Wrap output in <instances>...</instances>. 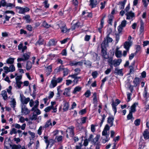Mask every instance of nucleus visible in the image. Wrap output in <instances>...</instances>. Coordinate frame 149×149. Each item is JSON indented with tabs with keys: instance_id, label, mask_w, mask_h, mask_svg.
Here are the masks:
<instances>
[{
	"instance_id": "obj_40",
	"label": "nucleus",
	"mask_w": 149,
	"mask_h": 149,
	"mask_svg": "<svg viewBox=\"0 0 149 149\" xmlns=\"http://www.w3.org/2000/svg\"><path fill=\"white\" fill-rule=\"evenodd\" d=\"M23 84V82L21 81H16V86L19 89L21 87V85Z\"/></svg>"
},
{
	"instance_id": "obj_46",
	"label": "nucleus",
	"mask_w": 149,
	"mask_h": 149,
	"mask_svg": "<svg viewBox=\"0 0 149 149\" xmlns=\"http://www.w3.org/2000/svg\"><path fill=\"white\" fill-rule=\"evenodd\" d=\"M77 62L73 60L70 62V65L71 66H77Z\"/></svg>"
},
{
	"instance_id": "obj_50",
	"label": "nucleus",
	"mask_w": 149,
	"mask_h": 149,
	"mask_svg": "<svg viewBox=\"0 0 149 149\" xmlns=\"http://www.w3.org/2000/svg\"><path fill=\"white\" fill-rule=\"evenodd\" d=\"M133 118L132 113L130 111L129 114L127 116V119L129 120L132 119Z\"/></svg>"
},
{
	"instance_id": "obj_47",
	"label": "nucleus",
	"mask_w": 149,
	"mask_h": 149,
	"mask_svg": "<svg viewBox=\"0 0 149 149\" xmlns=\"http://www.w3.org/2000/svg\"><path fill=\"white\" fill-rule=\"evenodd\" d=\"M126 21L124 20L122 22L121 24L119 26L123 28L126 26Z\"/></svg>"
},
{
	"instance_id": "obj_64",
	"label": "nucleus",
	"mask_w": 149,
	"mask_h": 149,
	"mask_svg": "<svg viewBox=\"0 0 149 149\" xmlns=\"http://www.w3.org/2000/svg\"><path fill=\"white\" fill-rule=\"evenodd\" d=\"M112 68H108L105 71L104 73L106 74H109L111 72Z\"/></svg>"
},
{
	"instance_id": "obj_52",
	"label": "nucleus",
	"mask_w": 149,
	"mask_h": 149,
	"mask_svg": "<svg viewBox=\"0 0 149 149\" xmlns=\"http://www.w3.org/2000/svg\"><path fill=\"white\" fill-rule=\"evenodd\" d=\"M3 69L4 70V72L6 74H7L8 72H10L9 68L7 66L4 67Z\"/></svg>"
},
{
	"instance_id": "obj_33",
	"label": "nucleus",
	"mask_w": 149,
	"mask_h": 149,
	"mask_svg": "<svg viewBox=\"0 0 149 149\" xmlns=\"http://www.w3.org/2000/svg\"><path fill=\"white\" fill-rule=\"evenodd\" d=\"M69 70L67 68H63L62 71L63 72V76H65L68 75L69 72Z\"/></svg>"
},
{
	"instance_id": "obj_60",
	"label": "nucleus",
	"mask_w": 149,
	"mask_h": 149,
	"mask_svg": "<svg viewBox=\"0 0 149 149\" xmlns=\"http://www.w3.org/2000/svg\"><path fill=\"white\" fill-rule=\"evenodd\" d=\"M106 137L105 139H104L103 140L102 142L103 143H105L107 142L110 139L109 138V135L107 136H106Z\"/></svg>"
},
{
	"instance_id": "obj_6",
	"label": "nucleus",
	"mask_w": 149,
	"mask_h": 149,
	"mask_svg": "<svg viewBox=\"0 0 149 149\" xmlns=\"http://www.w3.org/2000/svg\"><path fill=\"white\" fill-rule=\"evenodd\" d=\"M110 130V127L108 124H106L104 129L103 130L102 132V134L103 136H107V131Z\"/></svg>"
},
{
	"instance_id": "obj_12",
	"label": "nucleus",
	"mask_w": 149,
	"mask_h": 149,
	"mask_svg": "<svg viewBox=\"0 0 149 149\" xmlns=\"http://www.w3.org/2000/svg\"><path fill=\"white\" fill-rule=\"evenodd\" d=\"M131 45V42H130L126 41L124 45V47L127 51H129L130 47Z\"/></svg>"
},
{
	"instance_id": "obj_36",
	"label": "nucleus",
	"mask_w": 149,
	"mask_h": 149,
	"mask_svg": "<svg viewBox=\"0 0 149 149\" xmlns=\"http://www.w3.org/2000/svg\"><path fill=\"white\" fill-rule=\"evenodd\" d=\"M63 68V66H60L59 67L55 69V71L56 72H58L60 71H62Z\"/></svg>"
},
{
	"instance_id": "obj_42",
	"label": "nucleus",
	"mask_w": 149,
	"mask_h": 149,
	"mask_svg": "<svg viewBox=\"0 0 149 149\" xmlns=\"http://www.w3.org/2000/svg\"><path fill=\"white\" fill-rule=\"evenodd\" d=\"M17 133V130L15 128H13L11 129L10 132V134L12 135L13 134H16Z\"/></svg>"
},
{
	"instance_id": "obj_23",
	"label": "nucleus",
	"mask_w": 149,
	"mask_h": 149,
	"mask_svg": "<svg viewBox=\"0 0 149 149\" xmlns=\"http://www.w3.org/2000/svg\"><path fill=\"white\" fill-rule=\"evenodd\" d=\"M126 1L127 0H124L123 1L119 2V4L120 5L119 7L120 9H124Z\"/></svg>"
},
{
	"instance_id": "obj_7",
	"label": "nucleus",
	"mask_w": 149,
	"mask_h": 149,
	"mask_svg": "<svg viewBox=\"0 0 149 149\" xmlns=\"http://www.w3.org/2000/svg\"><path fill=\"white\" fill-rule=\"evenodd\" d=\"M102 55L103 58L104 59H108L109 57V55L107 54L106 50L103 48H102L101 50Z\"/></svg>"
},
{
	"instance_id": "obj_55",
	"label": "nucleus",
	"mask_w": 149,
	"mask_h": 149,
	"mask_svg": "<svg viewBox=\"0 0 149 149\" xmlns=\"http://www.w3.org/2000/svg\"><path fill=\"white\" fill-rule=\"evenodd\" d=\"M97 74L98 73L96 71L93 72L92 74V75L94 78L97 77Z\"/></svg>"
},
{
	"instance_id": "obj_13",
	"label": "nucleus",
	"mask_w": 149,
	"mask_h": 149,
	"mask_svg": "<svg viewBox=\"0 0 149 149\" xmlns=\"http://www.w3.org/2000/svg\"><path fill=\"white\" fill-rule=\"evenodd\" d=\"M100 138V136L98 135H97L95 138L93 139L92 141L94 144L97 145L99 144L100 142L99 141V140Z\"/></svg>"
},
{
	"instance_id": "obj_18",
	"label": "nucleus",
	"mask_w": 149,
	"mask_h": 149,
	"mask_svg": "<svg viewBox=\"0 0 149 149\" xmlns=\"http://www.w3.org/2000/svg\"><path fill=\"white\" fill-rule=\"evenodd\" d=\"M143 134L145 139H149V132L147 129H146L145 130Z\"/></svg>"
},
{
	"instance_id": "obj_53",
	"label": "nucleus",
	"mask_w": 149,
	"mask_h": 149,
	"mask_svg": "<svg viewBox=\"0 0 149 149\" xmlns=\"http://www.w3.org/2000/svg\"><path fill=\"white\" fill-rule=\"evenodd\" d=\"M136 51L135 53V54L138 53H140V51L141 50V47L140 45H137L136 47Z\"/></svg>"
},
{
	"instance_id": "obj_26",
	"label": "nucleus",
	"mask_w": 149,
	"mask_h": 149,
	"mask_svg": "<svg viewBox=\"0 0 149 149\" xmlns=\"http://www.w3.org/2000/svg\"><path fill=\"white\" fill-rule=\"evenodd\" d=\"M32 67V64L30 61H28L27 62L26 68L27 70H29Z\"/></svg>"
},
{
	"instance_id": "obj_43",
	"label": "nucleus",
	"mask_w": 149,
	"mask_h": 149,
	"mask_svg": "<svg viewBox=\"0 0 149 149\" xmlns=\"http://www.w3.org/2000/svg\"><path fill=\"white\" fill-rule=\"evenodd\" d=\"M42 26L47 28H48L51 26L49 24L45 21H44L42 23Z\"/></svg>"
},
{
	"instance_id": "obj_3",
	"label": "nucleus",
	"mask_w": 149,
	"mask_h": 149,
	"mask_svg": "<svg viewBox=\"0 0 149 149\" xmlns=\"http://www.w3.org/2000/svg\"><path fill=\"white\" fill-rule=\"evenodd\" d=\"M16 8L18 10V13L19 14H24L25 13L29 11L30 9L28 7L25 8L16 6Z\"/></svg>"
},
{
	"instance_id": "obj_17",
	"label": "nucleus",
	"mask_w": 149,
	"mask_h": 149,
	"mask_svg": "<svg viewBox=\"0 0 149 149\" xmlns=\"http://www.w3.org/2000/svg\"><path fill=\"white\" fill-rule=\"evenodd\" d=\"M107 62L109 65L110 68H113V58L112 57H109V56Z\"/></svg>"
},
{
	"instance_id": "obj_62",
	"label": "nucleus",
	"mask_w": 149,
	"mask_h": 149,
	"mask_svg": "<svg viewBox=\"0 0 149 149\" xmlns=\"http://www.w3.org/2000/svg\"><path fill=\"white\" fill-rule=\"evenodd\" d=\"M55 54H50L48 56V58L49 59L52 60L55 57Z\"/></svg>"
},
{
	"instance_id": "obj_56",
	"label": "nucleus",
	"mask_w": 149,
	"mask_h": 149,
	"mask_svg": "<svg viewBox=\"0 0 149 149\" xmlns=\"http://www.w3.org/2000/svg\"><path fill=\"white\" fill-rule=\"evenodd\" d=\"M87 97H89L91 95V92L89 90H87L84 94Z\"/></svg>"
},
{
	"instance_id": "obj_11",
	"label": "nucleus",
	"mask_w": 149,
	"mask_h": 149,
	"mask_svg": "<svg viewBox=\"0 0 149 149\" xmlns=\"http://www.w3.org/2000/svg\"><path fill=\"white\" fill-rule=\"evenodd\" d=\"M106 37V39L104 40L103 42L102 43V45L103 44H104L105 45L106 42V44H107L108 43L111 42L113 40L111 38L109 37V34L107 35Z\"/></svg>"
},
{
	"instance_id": "obj_24",
	"label": "nucleus",
	"mask_w": 149,
	"mask_h": 149,
	"mask_svg": "<svg viewBox=\"0 0 149 149\" xmlns=\"http://www.w3.org/2000/svg\"><path fill=\"white\" fill-rule=\"evenodd\" d=\"M71 88L70 87L65 88V91L63 93V95L66 96H69L70 95V91Z\"/></svg>"
},
{
	"instance_id": "obj_9",
	"label": "nucleus",
	"mask_w": 149,
	"mask_h": 149,
	"mask_svg": "<svg viewBox=\"0 0 149 149\" xmlns=\"http://www.w3.org/2000/svg\"><path fill=\"white\" fill-rule=\"evenodd\" d=\"M122 61V59H115L113 60V65L114 67H116L117 66L119 65L121 63Z\"/></svg>"
},
{
	"instance_id": "obj_54",
	"label": "nucleus",
	"mask_w": 149,
	"mask_h": 149,
	"mask_svg": "<svg viewBox=\"0 0 149 149\" xmlns=\"http://www.w3.org/2000/svg\"><path fill=\"white\" fill-rule=\"evenodd\" d=\"M37 115L36 114L33 113V115L30 118V119L32 120H35L37 119Z\"/></svg>"
},
{
	"instance_id": "obj_51",
	"label": "nucleus",
	"mask_w": 149,
	"mask_h": 149,
	"mask_svg": "<svg viewBox=\"0 0 149 149\" xmlns=\"http://www.w3.org/2000/svg\"><path fill=\"white\" fill-rule=\"evenodd\" d=\"M43 40L41 39H39V40L36 42V45H40L43 44Z\"/></svg>"
},
{
	"instance_id": "obj_10",
	"label": "nucleus",
	"mask_w": 149,
	"mask_h": 149,
	"mask_svg": "<svg viewBox=\"0 0 149 149\" xmlns=\"http://www.w3.org/2000/svg\"><path fill=\"white\" fill-rule=\"evenodd\" d=\"M14 126L16 128L19 129L21 128L22 130H24L25 128L26 124L25 123H24L21 126L20 125L17 123H16L14 125Z\"/></svg>"
},
{
	"instance_id": "obj_20",
	"label": "nucleus",
	"mask_w": 149,
	"mask_h": 149,
	"mask_svg": "<svg viewBox=\"0 0 149 149\" xmlns=\"http://www.w3.org/2000/svg\"><path fill=\"white\" fill-rule=\"evenodd\" d=\"M113 118L111 117H109L108 118L107 122L110 125V127H111L113 125Z\"/></svg>"
},
{
	"instance_id": "obj_2",
	"label": "nucleus",
	"mask_w": 149,
	"mask_h": 149,
	"mask_svg": "<svg viewBox=\"0 0 149 149\" xmlns=\"http://www.w3.org/2000/svg\"><path fill=\"white\" fill-rule=\"evenodd\" d=\"M20 100L22 103V105L26 104L30 101L29 97L26 98L23 94H20Z\"/></svg>"
},
{
	"instance_id": "obj_58",
	"label": "nucleus",
	"mask_w": 149,
	"mask_h": 149,
	"mask_svg": "<svg viewBox=\"0 0 149 149\" xmlns=\"http://www.w3.org/2000/svg\"><path fill=\"white\" fill-rule=\"evenodd\" d=\"M140 119H137L134 121V124L136 126H138L140 125Z\"/></svg>"
},
{
	"instance_id": "obj_48",
	"label": "nucleus",
	"mask_w": 149,
	"mask_h": 149,
	"mask_svg": "<svg viewBox=\"0 0 149 149\" xmlns=\"http://www.w3.org/2000/svg\"><path fill=\"white\" fill-rule=\"evenodd\" d=\"M49 44L50 46L55 45V42L54 40L52 39L50 40L49 42Z\"/></svg>"
},
{
	"instance_id": "obj_1",
	"label": "nucleus",
	"mask_w": 149,
	"mask_h": 149,
	"mask_svg": "<svg viewBox=\"0 0 149 149\" xmlns=\"http://www.w3.org/2000/svg\"><path fill=\"white\" fill-rule=\"evenodd\" d=\"M74 127L73 126H71L67 129L66 132L67 133L66 137L67 138H69V136L71 137H73L74 135Z\"/></svg>"
},
{
	"instance_id": "obj_38",
	"label": "nucleus",
	"mask_w": 149,
	"mask_h": 149,
	"mask_svg": "<svg viewBox=\"0 0 149 149\" xmlns=\"http://www.w3.org/2000/svg\"><path fill=\"white\" fill-rule=\"evenodd\" d=\"M139 79L137 77H136L133 80V83L135 86H136L139 83Z\"/></svg>"
},
{
	"instance_id": "obj_35",
	"label": "nucleus",
	"mask_w": 149,
	"mask_h": 149,
	"mask_svg": "<svg viewBox=\"0 0 149 149\" xmlns=\"http://www.w3.org/2000/svg\"><path fill=\"white\" fill-rule=\"evenodd\" d=\"M1 95L4 100H6L7 97L6 92L5 91H3L1 92Z\"/></svg>"
},
{
	"instance_id": "obj_32",
	"label": "nucleus",
	"mask_w": 149,
	"mask_h": 149,
	"mask_svg": "<svg viewBox=\"0 0 149 149\" xmlns=\"http://www.w3.org/2000/svg\"><path fill=\"white\" fill-rule=\"evenodd\" d=\"M15 58L10 57L6 61V63L8 64H12L14 62Z\"/></svg>"
},
{
	"instance_id": "obj_31",
	"label": "nucleus",
	"mask_w": 149,
	"mask_h": 149,
	"mask_svg": "<svg viewBox=\"0 0 149 149\" xmlns=\"http://www.w3.org/2000/svg\"><path fill=\"white\" fill-rule=\"evenodd\" d=\"M69 103L67 102H65L64 103V106L63 108V110L64 111H66L68 110L69 107Z\"/></svg>"
},
{
	"instance_id": "obj_57",
	"label": "nucleus",
	"mask_w": 149,
	"mask_h": 149,
	"mask_svg": "<svg viewBox=\"0 0 149 149\" xmlns=\"http://www.w3.org/2000/svg\"><path fill=\"white\" fill-rule=\"evenodd\" d=\"M84 63L87 67H90L91 65V63L89 61H86V62Z\"/></svg>"
},
{
	"instance_id": "obj_15",
	"label": "nucleus",
	"mask_w": 149,
	"mask_h": 149,
	"mask_svg": "<svg viewBox=\"0 0 149 149\" xmlns=\"http://www.w3.org/2000/svg\"><path fill=\"white\" fill-rule=\"evenodd\" d=\"M138 104L137 102L134 103L131 106L130 108L131 110L130 111L132 113L135 112L136 111V107L138 105Z\"/></svg>"
},
{
	"instance_id": "obj_25",
	"label": "nucleus",
	"mask_w": 149,
	"mask_h": 149,
	"mask_svg": "<svg viewBox=\"0 0 149 149\" xmlns=\"http://www.w3.org/2000/svg\"><path fill=\"white\" fill-rule=\"evenodd\" d=\"M10 102L11 107L14 109L16 105V102L15 99L14 98H11Z\"/></svg>"
},
{
	"instance_id": "obj_59",
	"label": "nucleus",
	"mask_w": 149,
	"mask_h": 149,
	"mask_svg": "<svg viewBox=\"0 0 149 149\" xmlns=\"http://www.w3.org/2000/svg\"><path fill=\"white\" fill-rule=\"evenodd\" d=\"M123 29V28L122 27L119 26L118 27V34H120L121 33L122 30Z\"/></svg>"
},
{
	"instance_id": "obj_27",
	"label": "nucleus",
	"mask_w": 149,
	"mask_h": 149,
	"mask_svg": "<svg viewBox=\"0 0 149 149\" xmlns=\"http://www.w3.org/2000/svg\"><path fill=\"white\" fill-rule=\"evenodd\" d=\"M10 146L12 148V149H21L22 147L20 145L14 144L12 145L10 144Z\"/></svg>"
},
{
	"instance_id": "obj_14",
	"label": "nucleus",
	"mask_w": 149,
	"mask_h": 149,
	"mask_svg": "<svg viewBox=\"0 0 149 149\" xmlns=\"http://www.w3.org/2000/svg\"><path fill=\"white\" fill-rule=\"evenodd\" d=\"M114 73L118 75L123 76V74L122 72V69H118V68H115Z\"/></svg>"
},
{
	"instance_id": "obj_8",
	"label": "nucleus",
	"mask_w": 149,
	"mask_h": 149,
	"mask_svg": "<svg viewBox=\"0 0 149 149\" xmlns=\"http://www.w3.org/2000/svg\"><path fill=\"white\" fill-rule=\"evenodd\" d=\"M127 16L126 19H130L134 17V13L131 11L127 12L125 14Z\"/></svg>"
},
{
	"instance_id": "obj_5",
	"label": "nucleus",
	"mask_w": 149,
	"mask_h": 149,
	"mask_svg": "<svg viewBox=\"0 0 149 149\" xmlns=\"http://www.w3.org/2000/svg\"><path fill=\"white\" fill-rule=\"evenodd\" d=\"M21 112L24 115H27L30 112V111L26 107L25 105H22L21 107Z\"/></svg>"
},
{
	"instance_id": "obj_45",
	"label": "nucleus",
	"mask_w": 149,
	"mask_h": 149,
	"mask_svg": "<svg viewBox=\"0 0 149 149\" xmlns=\"http://www.w3.org/2000/svg\"><path fill=\"white\" fill-rule=\"evenodd\" d=\"M9 68L10 72H13L15 70V68L14 65H11Z\"/></svg>"
},
{
	"instance_id": "obj_61",
	"label": "nucleus",
	"mask_w": 149,
	"mask_h": 149,
	"mask_svg": "<svg viewBox=\"0 0 149 149\" xmlns=\"http://www.w3.org/2000/svg\"><path fill=\"white\" fill-rule=\"evenodd\" d=\"M56 139H57V141L59 142L62 141L63 139V137L62 136H56Z\"/></svg>"
},
{
	"instance_id": "obj_29",
	"label": "nucleus",
	"mask_w": 149,
	"mask_h": 149,
	"mask_svg": "<svg viewBox=\"0 0 149 149\" xmlns=\"http://www.w3.org/2000/svg\"><path fill=\"white\" fill-rule=\"evenodd\" d=\"M115 55L117 58H120L122 56V52L120 50H116L115 53Z\"/></svg>"
},
{
	"instance_id": "obj_41",
	"label": "nucleus",
	"mask_w": 149,
	"mask_h": 149,
	"mask_svg": "<svg viewBox=\"0 0 149 149\" xmlns=\"http://www.w3.org/2000/svg\"><path fill=\"white\" fill-rule=\"evenodd\" d=\"M0 3L1 6L3 7H6L7 2L5 0H1L0 1Z\"/></svg>"
},
{
	"instance_id": "obj_19",
	"label": "nucleus",
	"mask_w": 149,
	"mask_h": 149,
	"mask_svg": "<svg viewBox=\"0 0 149 149\" xmlns=\"http://www.w3.org/2000/svg\"><path fill=\"white\" fill-rule=\"evenodd\" d=\"M90 5L92 8L95 7L97 4V2L96 0H90Z\"/></svg>"
},
{
	"instance_id": "obj_30",
	"label": "nucleus",
	"mask_w": 149,
	"mask_h": 149,
	"mask_svg": "<svg viewBox=\"0 0 149 149\" xmlns=\"http://www.w3.org/2000/svg\"><path fill=\"white\" fill-rule=\"evenodd\" d=\"M80 22H76L75 24H74L72 26V30H74L75 29L78 28L80 25Z\"/></svg>"
},
{
	"instance_id": "obj_21",
	"label": "nucleus",
	"mask_w": 149,
	"mask_h": 149,
	"mask_svg": "<svg viewBox=\"0 0 149 149\" xmlns=\"http://www.w3.org/2000/svg\"><path fill=\"white\" fill-rule=\"evenodd\" d=\"M30 54L29 52H27L24 54L22 55V57L25 61L28 60L30 57Z\"/></svg>"
},
{
	"instance_id": "obj_22",
	"label": "nucleus",
	"mask_w": 149,
	"mask_h": 149,
	"mask_svg": "<svg viewBox=\"0 0 149 149\" xmlns=\"http://www.w3.org/2000/svg\"><path fill=\"white\" fill-rule=\"evenodd\" d=\"M49 126H52L51 120L50 119L47 120L46 122L45 123V124L43 127V128H46L48 127Z\"/></svg>"
},
{
	"instance_id": "obj_16",
	"label": "nucleus",
	"mask_w": 149,
	"mask_h": 149,
	"mask_svg": "<svg viewBox=\"0 0 149 149\" xmlns=\"http://www.w3.org/2000/svg\"><path fill=\"white\" fill-rule=\"evenodd\" d=\"M57 83L55 79H52L49 85V87L50 88H53L55 87L57 85Z\"/></svg>"
},
{
	"instance_id": "obj_37",
	"label": "nucleus",
	"mask_w": 149,
	"mask_h": 149,
	"mask_svg": "<svg viewBox=\"0 0 149 149\" xmlns=\"http://www.w3.org/2000/svg\"><path fill=\"white\" fill-rule=\"evenodd\" d=\"M81 89V88L79 86H77L74 88L73 93L74 94H75L77 92L79 91Z\"/></svg>"
},
{
	"instance_id": "obj_39",
	"label": "nucleus",
	"mask_w": 149,
	"mask_h": 149,
	"mask_svg": "<svg viewBox=\"0 0 149 149\" xmlns=\"http://www.w3.org/2000/svg\"><path fill=\"white\" fill-rule=\"evenodd\" d=\"M102 120H101V122L100 124V127H101L102 126L103 124V123L106 117V116L104 114L103 115H102Z\"/></svg>"
},
{
	"instance_id": "obj_28",
	"label": "nucleus",
	"mask_w": 149,
	"mask_h": 149,
	"mask_svg": "<svg viewBox=\"0 0 149 149\" xmlns=\"http://www.w3.org/2000/svg\"><path fill=\"white\" fill-rule=\"evenodd\" d=\"M23 19L26 20L27 23L30 22L31 21L30 16L29 15H26L23 17Z\"/></svg>"
},
{
	"instance_id": "obj_49",
	"label": "nucleus",
	"mask_w": 149,
	"mask_h": 149,
	"mask_svg": "<svg viewBox=\"0 0 149 149\" xmlns=\"http://www.w3.org/2000/svg\"><path fill=\"white\" fill-rule=\"evenodd\" d=\"M15 5L14 4L12 3H7L6 5V7H10L12 8L13 7H14Z\"/></svg>"
},
{
	"instance_id": "obj_63",
	"label": "nucleus",
	"mask_w": 149,
	"mask_h": 149,
	"mask_svg": "<svg viewBox=\"0 0 149 149\" xmlns=\"http://www.w3.org/2000/svg\"><path fill=\"white\" fill-rule=\"evenodd\" d=\"M43 3L44 4L45 7V8H47L49 7V4L48 3L47 0H45Z\"/></svg>"
},
{
	"instance_id": "obj_44",
	"label": "nucleus",
	"mask_w": 149,
	"mask_h": 149,
	"mask_svg": "<svg viewBox=\"0 0 149 149\" xmlns=\"http://www.w3.org/2000/svg\"><path fill=\"white\" fill-rule=\"evenodd\" d=\"M44 138L45 139V142L47 144V147H48L49 145V140H48V137L45 136H44Z\"/></svg>"
},
{
	"instance_id": "obj_4",
	"label": "nucleus",
	"mask_w": 149,
	"mask_h": 149,
	"mask_svg": "<svg viewBox=\"0 0 149 149\" xmlns=\"http://www.w3.org/2000/svg\"><path fill=\"white\" fill-rule=\"evenodd\" d=\"M61 29V32L63 33H66L67 31L66 25L63 22H61L60 24H57Z\"/></svg>"
},
{
	"instance_id": "obj_34",
	"label": "nucleus",
	"mask_w": 149,
	"mask_h": 149,
	"mask_svg": "<svg viewBox=\"0 0 149 149\" xmlns=\"http://www.w3.org/2000/svg\"><path fill=\"white\" fill-rule=\"evenodd\" d=\"M140 24V31L141 33H142L144 30V22L142 20H141Z\"/></svg>"
}]
</instances>
